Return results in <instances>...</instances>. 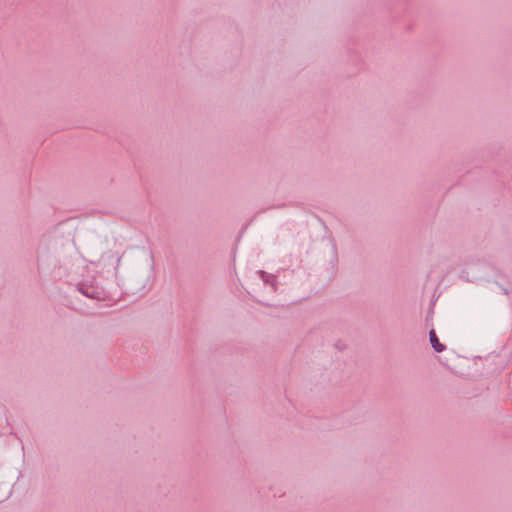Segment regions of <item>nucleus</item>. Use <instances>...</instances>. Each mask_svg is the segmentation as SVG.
<instances>
[{
  "mask_svg": "<svg viewBox=\"0 0 512 512\" xmlns=\"http://www.w3.org/2000/svg\"><path fill=\"white\" fill-rule=\"evenodd\" d=\"M429 339H430L432 347L434 348V350L436 352H443L445 350V346L442 343H440L435 330L432 329L429 332Z\"/></svg>",
  "mask_w": 512,
  "mask_h": 512,
  "instance_id": "f257e3e1",
  "label": "nucleus"
}]
</instances>
